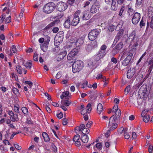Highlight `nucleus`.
<instances>
[{"label": "nucleus", "mask_w": 153, "mask_h": 153, "mask_svg": "<svg viewBox=\"0 0 153 153\" xmlns=\"http://www.w3.org/2000/svg\"><path fill=\"white\" fill-rule=\"evenodd\" d=\"M83 67L82 62L80 60H77L72 65V71L74 73L79 72L82 69Z\"/></svg>", "instance_id": "1"}, {"label": "nucleus", "mask_w": 153, "mask_h": 153, "mask_svg": "<svg viewBox=\"0 0 153 153\" xmlns=\"http://www.w3.org/2000/svg\"><path fill=\"white\" fill-rule=\"evenodd\" d=\"M116 120L117 117L114 115L109 118L108 127L111 130H113L117 128V124L116 123Z\"/></svg>", "instance_id": "2"}, {"label": "nucleus", "mask_w": 153, "mask_h": 153, "mask_svg": "<svg viewBox=\"0 0 153 153\" xmlns=\"http://www.w3.org/2000/svg\"><path fill=\"white\" fill-rule=\"evenodd\" d=\"M55 9V4L53 3H48L43 7L44 12L47 13H51Z\"/></svg>", "instance_id": "3"}, {"label": "nucleus", "mask_w": 153, "mask_h": 153, "mask_svg": "<svg viewBox=\"0 0 153 153\" xmlns=\"http://www.w3.org/2000/svg\"><path fill=\"white\" fill-rule=\"evenodd\" d=\"M79 51L78 48H74L72 50L68 55V59L69 61L75 60Z\"/></svg>", "instance_id": "4"}, {"label": "nucleus", "mask_w": 153, "mask_h": 153, "mask_svg": "<svg viewBox=\"0 0 153 153\" xmlns=\"http://www.w3.org/2000/svg\"><path fill=\"white\" fill-rule=\"evenodd\" d=\"M81 12V11L79 10H77L75 13L74 15V18L71 22V25H72L75 26L79 23V16L80 15Z\"/></svg>", "instance_id": "5"}, {"label": "nucleus", "mask_w": 153, "mask_h": 153, "mask_svg": "<svg viewBox=\"0 0 153 153\" xmlns=\"http://www.w3.org/2000/svg\"><path fill=\"white\" fill-rule=\"evenodd\" d=\"M57 10L59 11L65 10L68 7V5L66 3L61 1L58 2L56 5Z\"/></svg>", "instance_id": "6"}, {"label": "nucleus", "mask_w": 153, "mask_h": 153, "mask_svg": "<svg viewBox=\"0 0 153 153\" xmlns=\"http://www.w3.org/2000/svg\"><path fill=\"white\" fill-rule=\"evenodd\" d=\"M98 34L99 32L97 30H93L89 33L88 34V38L91 40H94Z\"/></svg>", "instance_id": "7"}, {"label": "nucleus", "mask_w": 153, "mask_h": 153, "mask_svg": "<svg viewBox=\"0 0 153 153\" xmlns=\"http://www.w3.org/2000/svg\"><path fill=\"white\" fill-rule=\"evenodd\" d=\"M140 19V14L137 12L135 13L134 14L132 19V23L134 25L137 24L139 21Z\"/></svg>", "instance_id": "8"}, {"label": "nucleus", "mask_w": 153, "mask_h": 153, "mask_svg": "<svg viewBox=\"0 0 153 153\" xmlns=\"http://www.w3.org/2000/svg\"><path fill=\"white\" fill-rule=\"evenodd\" d=\"M105 1L107 4L111 6L112 10H115L117 9V7L116 2L114 0H105Z\"/></svg>", "instance_id": "9"}, {"label": "nucleus", "mask_w": 153, "mask_h": 153, "mask_svg": "<svg viewBox=\"0 0 153 153\" xmlns=\"http://www.w3.org/2000/svg\"><path fill=\"white\" fill-rule=\"evenodd\" d=\"M106 53V52L100 50L98 53L95 55V59L97 61H99L105 56Z\"/></svg>", "instance_id": "10"}, {"label": "nucleus", "mask_w": 153, "mask_h": 153, "mask_svg": "<svg viewBox=\"0 0 153 153\" xmlns=\"http://www.w3.org/2000/svg\"><path fill=\"white\" fill-rule=\"evenodd\" d=\"M91 105L90 104H88L87 105L86 108H84L81 111V114L83 115H85L87 113H89L91 110Z\"/></svg>", "instance_id": "11"}, {"label": "nucleus", "mask_w": 153, "mask_h": 153, "mask_svg": "<svg viewBox=\"0 0 153 153\" xmlns=\"http://www.w3.org/2000/svg\"><path fill=\"white\" fill-rule=\"evenodd\" d=\"M136 72V70L134 68H131L127 72V77L128 79L131 78L134 75Z\"/></svg>", "instance_id": "12"}, {"label": "nucleus", "mask_w": 153, "mask_h": 153, "mask_svg": "<svg viewBox=\"0 0 153 153\" xmlns=\"http://www.w3.org/2000/svg\"><path fill=\"white\" fill-rule=\"evenodd\" d=\"M132 56L133 54L132 53H130L122 62V64L124 66L127 65L131 60Z\"/></svg>", "instance_id": "13"}, {"label": "nucleus", "mask_w": 153, "mask_h": 153, "mask_svg": "<svg viewBox=\"0 0 153 153\" xmlns=\"http://www.w3.org/2000/svg\"><path fill=\"white\" fill-rule=\"evenodd\" d=\"M50 40L45 41L44 43L40 45L41 48L44 52L46 51L48 49V46Z\"/></svg>", "instance_id": "14"}, {"label": "nucleus", "mask_w": 153, "mask_h": 153, "mask_svg": "<svg viewBox=\"0 0 153 153\" xmlns=\"http://www.w3.org/2000/svg\"><path fill=\"white\" fill-rule=\"evenodd\" d=\"M99 5L95 4H93L91 8V12L93 13H96L99 10Z\"/></svg>", "instance_id": "15"}, {"label": "nucleus", "mask_w": 153, "mask_h": 153, "mask_svg": "<svg viewBox=\"0 0 153 153\" xmlns=\"http://www.w3.org/2000/svg\"><path fill=\"white\" fill-rule=\"evenodd\" d=\"M91 17L90 12L88 10H86L84 11L82 19L84 20H88Z\"/></svg>", "instance_id": "16"}, {"label": "nucleus", "mask_w": 153, "mask_h": 153, "mask_svg": "<svg viewBox=\"0 0 153 153\" xmlns=\"http://www.w3.org/2000/svg\"><path fill=\"white\" fill-rule=\"evenodd\" d=\"M145 111H142L141 115L143 117V120L145 123L148 122L150 120V117L149 115H144Z\"/></svg>", "instance_id": "17"}, {"label": "nucleus", "mask_w": 153, "mask_h": 153, "mask_svg": "<svg viewBox=\"0 0 153 153\" xmlns=\"http://www.w3.org/2000/svg\"><path fill=\"white\" fill-rule=\"evenodd\" d=\"M17 72L19 74H21L22 73V71H23L24 74H25L27 73V71L24 69L22 68V67L19 66H18L16 68Z\"/></svg>", "instance_id": "18"}, {"label": "nucleus", "mask_w": 153, "mask_h": 153, "mask_svg": "<svg viewBox=\"0 0 153 153\" xmlns=\"http://www.w3.org/2000/svg\"><path fill=\"white\" fill-rule=\"evenodd\" d=\"M103 109L102 104L101 103H99L97 106V113L99 114L101 113L102 111H103Z\"/></svg>", "instance_id": "19"}, {"label": "nucleus", "mask_w": 153, "mask_h": 153, "mask_svg": "<svg viewBox=\"0 0 153 153\" xmlns=\"http://www.w3.org/2000/svg\"><path fill=\"white\" fill-rule=\"evenodd\" d=\"M71 25L70 18L68 17V19L65 22L64 25L66 28H68Z\"/></svg>", "instance_id": "20"}, {"label": "nucleus", "mask_w": 153, "mask_h": 153, "mask_svg": "<svg viewBox=\"0 0 153 153\" xmlns=\"http://www.w3.org/2000/svg\"><path fill=\"white\" fill-rule=\"evenodd\" d=\"M10 118L11 120L13 122L17 121L19 120L18 115L17 114H14L13 115L10 117Z\"/></svg>", "instance_id": "21"}, {"label": "nucleus", "mask_w": 153, "mask_h": 153, "mask_svg": "<svg viewBox=\"0 0 153 153\" xmlns=\"http://www.w3.org/2000/svg\"><path fill=\"white\" fill-rule=\"evenodd\" d=\"M81 140L83 142L87 143L88 141V137L86 134H83L81 137Z\"/></svg>", "instance_id": "22"}, {"label": "nucleus", "mask_w": 153, "mask_h": 153, "mask_svg": "<svg viewBox=\"0 0 153 153\" xmlns=\"http://www.w3.org/2000/svg\"><path fill=\"white\" fill-rule=\"evenodd\" d=\"M42 136L45 141L47 142L49 141L50 138L46 132H43L42 134Z\"/></svg>", "instance_id": "23"}, {"label": "nucleus", "mask_w": 153, "mask_h": 153, "mask_svg": "<svg viewBox=\"0 0 153 153\" xmlns=\"http://www.w3.org/2000/svg\"><path fill=\"white\" fill-rule=\"evenodd\" d=\"M63 39V38L61 39V36H59V34H57L55 37L54 42L57 41V42L59 43L62 42Z\"/></svg>", "instance_id": "24"}, {"label": "nucleus", "mask_w": 153, "mask_h": 153, "mask_svg": "<svg viewBox=\"0 0 153 153\" xmlns=\"http://www.w3.org/2000/svg\"><path fill=\"white\" fill-rule=\"evenodd\" d=\"M113 113L115 114L114 115L117 118H119L121 115V111L120 109L117 111H116L114 112Z\"/></svg>", "instance_id": "25"}, {"label": "nucleus", "mask_w": 153, "mask_h": 153, "mask_svg": "<svg viewBox=\"0 0 153 153\" xmlns=\"http://www.w3.org/2000/svg\"><path fill=\"white\" fill-rule=\"evenodd\" d=\"M83 41L81 39H78L76 42V45L77 47L81 46L83 43Z\"/></svg>", "instance_id": "26"}, {"label": "nucleus", "mask_w": 153, "mask_h": 153, "mask_svg": "<svg viewBox=\"0 0 153 153\" xmlns=\"http://www.w3.org/2000/svg\"><path fill=\"white\" fill-rule=\"evenodd\" d=\"M23 64L27 68L30 69L31 68L32 66L31 62H28L25 63L23 62Z\"/></svg>", "instance_id": "27"}, {"label": "nucleus", "mask_w": 153, "mask_h": 153, "mask_svg": "<svg viewBox=\"0 0 153 153\" xmlns=\"http://www.w3.org/2000/svg\"><path fill=\"white\" fill-rule=\"evenodd\" d=\"M147 90L146 89H144L143 91L140 90L139 91V95H141L143 97H145V95L147 94Z\"/></svg>", "instance_id": "28"}, {"label": "nucleus", "mask_w": 153, "mask_h": 153, "mask_svg": "<svg viewBox=\"0 0 153 153\" xmlns=\"http://www.w3.org/2000/svg\"><path fill=\"white\" fill-rule=\"evenodd\" d=\"M11 2H10V1H7V2L6 3L7 7H4L3 9V11H4L7 10V8H8V11L7 12V14H9V8L10 7V4Z\"/></svg>", "instance_id": "29"}, {"label": "nucleus", "mask_w": 153, "mask_h": 153, "mask_svg": "<svg viewBox=\"0 0 153 153\" xmlns=\"http://www.w3.org/2000/svg\"><path fill=\"white\" fill-rule=\"evenodd\" d=\"M69 94L68 91H66L65 92H63L62 95L60 96V98L62 99H63L64 97H67Z\"/></svg>", "instance_id": "30"}, {"label": "nucleus", "mask_w": 153, "mask_h": 153, "mask_svg": "<svg viewBox=\"0 0 153 153\" xmlns=\"http://www.w3.org/2000/svg\"><path fill=\"white\" fill-rule=\"evenodd\" d=\"M124 135L125 138L126 139H128L130 137V135L127 132V129L126 128H125V130H124Z\"/></svg>", "instance_id": "31"}, {"label": "nucleus", "mask_w": 153, "mask_h": 153, "mask_svg": "<svg viewBox=\"0 0 153 153\" xmlns=\"http://www.w3.org/2000/svg\"><path fill=\"white\" fill-rule=\"evenodd\" d=\"M13 110L15 112L19 113V106L18 105H15L14 107Z\"/></svg>", "instance_id": "32"}, {"label": "nucleus", "mask_w": 153, "mask_h": 153, "mask_svg": "<svg viewBox=\"0 0 153 153\" xmlns=\"http://www.w3.org/2000/svg\"><path fill=\"white\" fill-rule=\"evenodd\" d=\"M123 43L122 42H120L116 46V48L118 50H120L123 48Z\"/></svg>", "instance_id": "33"}, {"label": "nucleus", "mask_w": 153, "mask_h": 153, "mask_svg": "<svg viewBox=\"0 0 153 153\" xmlns=\"http://www.w3.org/2000/svg\"><path fill=\"white\" fill-rule=\"evenodd\" d=\"M96 79H102L104 80H105L106 79V78L103 76L101 74H99L96 77Z\"/></svg>", "instance_id": "34"}, {"label": "nucleus", "mask_w": 153, "mask_h": 153, "mask_svg": "<svg viewBox=\"0 0 153 153\" xmlns=\"http://www.w3.org/2000/svg\"><path fill=\"white\" fill-rule=\"evenodd\" d=\"M131 89L130 85L127 86L125 89V94L126 95H127Z\"/></svg>", "instance_id": "35"}, {"label": "nucleus", "mask_w": 153, "mask_h": 153, "mask_svg": "<svg viewBox=\"0 0 153 153\" xmlns=\"http://www.w3.org/2000/svg\"><path fill=\"white\" fill-rule=\"evenodd\" d=\"M22 112L25 114H27L28 113L27 109L26 107H22L21 108Z\"/></svg>", "instance_id": "36"}, {"label": "nucleus", "mask_w": 153, "mask_h": 153, "mask_svg": "<svg viewBox=\"0 0 153 153\" xmlns=\"http://www.w3.org/2000/svg\"><path fill=\"white\" fill-rule=\"evenodd\" d=\"M115 28V26L113 25H111L108 26V30L111 32H113Z\"/></svg>", "instance_id": "37"}, {"label": "nucleus", "mask_w": 153, "mask_h": 153, "mask_svg": "<svg viewBox=\"0 0 153 153\" xmlns=\"http://www.w3.org/2000/svg\"><path fill=\"white\" fill-rule=\"evenodd\" d=\"M13 92L16 95H18L19 94V90L15 88H13L12 89Z\"/></svg>", "instance_id": "38"}, {"label": "nucleus", "mask_w": 153, "mask_h": 153, "mask_svg": "<svg viewBox=\"0 0 153 153\" xmlns=\"http://www.w3.org/2000/svg\"><path fill=\"white\" fill-rule=\"evenodd\" d=\"M10 49L14 53H16L17 51L16 46L14 45H12V47L10 48Z\"/></svg>", "instance_id": "39"}, {"label": "nucleus", "mask_w": 153, "mask_h": 153, "mask_svg": "<svg viewBox=\"0 0 153 153\" xmlns=\"http://www.w3.org/2000/svg\"><path fill=\"white\" fill-rule=\"evenodd\" d=\"M80 136L78 134H76L74 136L73 140L74 142L80 140H79Z\"/></svg>", "instance_id": "40"}, {"label": "nucleus", "mask_w": 153, "mask_h": 153, "mask_svg": "<svg viewBox=\"0 0 153 153\" xmlns=\"http://www.w3.org/2000/svg\"><path fill=\"white\" fill-rule=\"evenodd\" d=\"M96 147L99 150H100L102 149V145L101 143H98L96 145Z\"/></svg>", "instance_id": "41"}, {"label": "nucleus", "mask_w": 153, "mask_h": 153, "mask_svg": "<svg viewBox=\"0 0 153 153\" xmlns=\"http://www.w3.org/2000/svg\"><path fill=\"white\" fill-rule=\"evenodd\" d=\"M125 130V128L124 129L123 127H121L120 128H119L118 130V132L119 134H121L123 133H124V130Z\"/></svg>", "instance_id": "42"}, {"label": "nucleus", "mask_w": 153, "mask_h": 153, "mask_svg": "<svg viewBox=\"0 0 153 153\" xmlns=\"http://www.w3.org/2000/svg\"><path fill=\"white\" fill-rule=\"evenodd\" d=\"M10 134V130H7L6 131V134L4 135L5 138L6 139H7L9 138Z\"/></svg>", "instance_id": "43"}, {"label": "nucleus", "mask_w": 153, "mask_h": 153, "mask_svg": "<svg viewBox=\"0 0 153 153\" xmlns=\"http://www.w3.org/2000/svg\"><path fill=\"white\" fill-rule=\"evenodd\" d=\"M107 48V46L105 45H103L101 47L100 49V50L106 52V49Z\"/></svg>", "instance_id": "44"}, {"label": "nucleus", "mask_w": 153, "mask_h": 153, "mask_svg": "<svg viewBox=\"0 0 153 153\" xmlns=\"http://www.w3.org/2000/svg\"><path fill=\"white\" fill-rule=\"evenodd\" d=\"M88 84V81L86 80L84 81L81 86L82 88H85L87 86Z\"/></svg>", "instance_id": "45"}, {"label": "nucleus", "mask_w": 153, "mask_h": 153, "mask_svg": "<svg viewBox=\"0 0 153 153\" xmlns=\"http://www.w3.org/2000/svg\"><path fill=\"white\" fill-rule=\"evenodd\" d=\"M11 17L10 16H9L7 17L5 20V23H10L11 21Z\"/></svg>", "instance_id": "46"}, {"label": "nucleus", "mask_w": 153, "mask_h": 153, "mask_svg": "<svg viewBox=\"0 0 153 153\" xmlns=\"http://www.w3.org/2000/svg\"><path fill=\"white\" fill-rule=\"evenodd\" d=\"M88 130L89 131V130L87 128H84L81 131L83 134H86L88 132Z\"/></svg>", "instance_id": "47"}, {"label": "nucleus", "mask_w": 153, "mask_h": 153, "mask_svg": "<svg viewBox=\"0 0 153 153\" xmlns=\"http://www.w3.org/2000/svg\"><path fill=\"white\" fill-rule=\"evenodd\" d=\"M10 76L12 78L15 79L16 81H17L18 80V78L17 76L13 73H12L11 74Z\"/></svg>", "instance_id": "48"}, {"label": "nucleus", "mask_w": 153, "mask_h": 153, "mask_svg": "<svg viewBox=\"0 0 153 153\" xmlns=\"http://www.w3.org/2000/svg\"><path fill=\"white\" fill-rule=\"evenodd\" d=\"M25 83L28 85L29 86V88H31L33 84L32 82L30 81H25Z\"/></svg>", "instance_id": "49"}, {"label": "nucleus", "mask_w": 153, "mask_h": 153, "mask_svg": "<svg viewBox=\"0 0 153 153\" xmlns=\"http://www.w3.org/2000/svg\"><path fill=\"white\" fill-rule=\"evenodd\" d=\"M84 105H81L79 106L78 108V110L79 111H80L81 112V111L83 110L84 108Z\"/></svg>", "instance_id": "50"}, {"label": "nucleus", "mask_w": 153, "mask_h": 153, "mask_svg": "<svg viewBox=\"0 0 153 153\" xmlns=\"http://www.w3.org/2000/svg\"><path fill=\"white\" fill-rule=\"evenodd\" d=\"M68 120L66 118H64L62 119V124L64 125H66L68 123Z\"/></svg>", "instance_id": "51"}, {"label": "nucleus", "mask_w": 153, "mask_h": 153, "mask_svg": "<svg viewBox=\"0 0 153 153\" xmlns=\"http://www.w3.org/2000/svg\"><path fill=\"white\" fill-rule=\"evenodd\" d=\"M124 9L125 7L124 6H123L121 7L119 13V15L120 16H121L122 15L123 12L124 10Z\"/></svg>", "instance_id": "52"}, {"label": "nucleus", "mask_w": 153, "mask_h": 153, "mask_svg": "<svg viewBox=\"0 0 153 153\" xmlns=\"http://www.w3.org/2000/svg\"><path fill=\"white\" fill-rule=\"evenodd\" d=\"M119 109L118 108V106L117 105H114L113 108L112 112L114 113V112L118 110Z\"/></svg>", "instance_id": "53"}, {"label": "nucleus", "mask_w": 153, "mask_h": 153, "mask_svg": "<svg viewBox=\"0 0 153 153\" xmlns=\"http://www.w3.org/2000/svg\"><path fill=\"white\" fill-rule=\"evenodd\" d=\"M135 36L134 33V32L132 33L129 36V39H134V37Z\"/></svg>", "instance_id": "54"}, {"label": "nucleus", "mask_w": 153, "mask_h": 153, "mask_svg": "<svg viewBox=\"0 0 153 153\" xmlns=\"http://www.w3.org/2000/svg\"><path fill=\"white\" fill-rule=\"evenodd\" d=\"M92 124V122L91 121H89L86 125V126L88 128H90Z\"/></svg>", "instance_id": "55"}, {"label": "nucleus", "mask_w": 153, "mask_h": 153, "mask_svg": "<svg viewBox=\"0 0 153 153\" xmlns=\"http://www.w3.org/2000/svg\"><path fill=\"white\" fill-rule=\"evenodd\" d=\"M0 17L1 19L0 20V22L2 23L5 18V16L4 15H2Z\"/></svg>", "instance_id": "56"}, {"label": "nucleus", "mask_w": 153, "mask_h": 153, "mask_svg": "<svg viewBox=\"0 0 153 153\" xmlns=\"http://www.w3.org/2000/svg\"><path fill=\"white\" fill-rule=\"evenodd\" d=\"M71 103L70 101L69 100H65L64 102V104L66 106H68Z\"/></svg>", "instance_id": "57"}, {"label": "nucleus", "mask_w": 153, "mask_h": 153, "mask_svg": "<svg viewBox=\"0 0 153 153\" xmlns=\"http://www.w3.org/2000/svg\"><path fill=\"white\" fill-rule=\"evenodd\" d=\"M149 67H153V58L150 60L149 62Z\"/></svg>", "instance_id": "58"}, {"label": "nucleus", "mask_w": 153, "mask_h": 153, "mask_svg": "<svg viewBox=\"0 0 153 153\" xmlns=\"http://www.w3.org/2000/svg\"><path fill=\"white\" fill-rule=\"evenodd\" d=\"M128 12L129 13V14H132V13L134 12V10L132 9L129 8L128 10Z\"/></svg>", "instance_id": "59"}, {"label": "nucleus", "mask_w": 153, "mask_h": 153, "mask_svg": "<svg viewBox=\"0 0 153 153\" xmlns=\"http://www.w3.org/2000/svg\"><path fill=\"white\" fill-rule=\"evenodd\" d=\"M23 13H20L19 17L17 18L18 21L19 22V20H21L23 18Z\"/></svg>", "instance_id": "60"}, {"label": "nucleus", "mask_w": 153, "mask_h": 153, "mask_svg": "<svg viewBox=\"0 0 153 153\" xmlns=\"http://www.w3.org/2000/svg\"><path fill=\"white\" fill-rule=\"evenodd\" d=\"M33 59L36 61H37L38 60V56L37 54H35L33 56Z\"/></svg>", "instance_id": "61"}, {"label": "nucleus", "mask_w": 153, "mask_h": 153, "mask_svg": "<svg viewBox=\"0 0 153 153\" xmlns=\"http://www.w3.org/2000/svg\"><path fill=\"white\" fill-rule=\"evenodd\" d=\"M7 112L8 114L10 116V117L12 116V115H13L14 114V112L13 111L10 110L7 111Z\"/></svg>", "instance_id": "62"}, {"label": "nucleus", "mask_w": 153, "mask_h": 153, "mask_svg": "<svg viewBox=\"0 0 153 153\" xmlns=\"http://www.w3.org/2000/svg\"><path fill=\"white\" fill-rule=\"evenodd\" d=\"M56 116L58 118L61 119L63 117V114L62 113L60 112L59 114H57Z\"/></svg>", "instance_id": "63"}, {"label": "nucleus", "mask_w": 153, "mask_h": 153, "mask_svg": "<svg viewBox=\"0 0 153 153\" xmlns=\"http://www.w3.org/2000/svg\"><path fill=\"white\" fill-rule=\"evenodd\" d=\"M153 146L152 145H150L149 148V152L150 153H152V152Z\"/></svg>", "instance_id": "64"}]
</instances>
